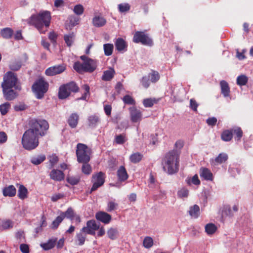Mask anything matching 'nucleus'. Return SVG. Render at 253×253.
Wrapping results in <instances>:
<instances>
[{"label": "nucleus", "mask_w": 253, "mask_h": 253, "mask_svg": "<svg viewBox=\"0 0 253 253\" xmlns=\"http://www.w3.org/2000/svg\"><path fill=\"white\" fill-rule=\"evenodd\" d=\"M200 175L207 180H212L213 175L211 170L206 168H202L200 169Z\"/></svg>", "instance_id": "b1692460"}, {"label": "nucleus", "mask_w": 253, "mask_h": 253, "mask_svg": "<svg viewBox=\"0 0 253 253\" xmlns=\"http://www.w3.org/2000/svg\"><path fill=\"white\" fill-rule=\"evenodd\" d=\"M157 102V101L155 98H146L144 99L143 101V105L145 107H152Z\"/></svg>", "instance_id": "8fccbe9b"}, {"label": "nucleus", "mask_w": 253, "mask_h": 253, "mask_svg": "<svg viewBox=\"0 0 253 253\" xmlns=\"http://www.w3.org/2000/svg\"><path fill=\"white\" fill-rule=\"evenodd\" d=\"M79 91V87L73 81L64 84L59 87L58 96L61 99H64L69 97L71 93H77Z\"/></svg>", "instance_id": "0eeeda50"}, {"label": "nucleus", "mask_w": 253, "mask_h": 253, "mask_svg": "<svg viewBox=\"0 0 253 253\" xmlns=\"http://www.w3.org/2000/svg\"><path fill=\"white\" fill-rule=\"evenodd\" d=\"M118 204L115 203L114 201H109L107 204V208L106 211L108 212H111L117 209Z\"/></svg>", "instance_id": "5fc2aeb1"}, {"label": "nucleus", "mask_w": 253, "mask_h": 253, "mask_svg": "<svg viewBox=\"0 0 253 253\" xmlns=\"http://www.w3.org/2000/svg\"><path fill=\"white\" fill-rule=\"evenodd\" d=\"M51 19L50 12L43 10L38 14H32L26 22L29 25L34 26L40 34H45L50 26Z\"/></svg>", "instance_id": "f257e3e1"}, {"label": "nucleus", "mask_w": 253, "mask_h": 253, "mask_svg": "<svg viewBox=\"0 0 253 253\" xmlns=\"http://www.w3.org/2000/svg\"><path fill=\"white\" fill-rule=\"evenodd\" d=\"M67 181L70 184L74 185L77 184L79 182L80 179L74 176H69L67 178Z\"/></svg>", "instance_id": "052dcab7"}, {"label": "nucleus", "mask_w": 253, "mask_h": 253, "mask_svg": "<svg viewBox=\"0 0 253 253\" xmlns=\"http://www.w3.org/2000/svg\"><path fill=\"white\" fill-rule=\"evenodd\" d=\"M115 74V72L114 69L110 68L109 70L103 72L101 79L104 81H110L113 78Z\"/></svg>", "instance_id": "2f4dec72"}, {"label": "nucleus", "mask_w": 253, "mask_h": 253, "mask_svg": "<svg viewBox=\"0 0 253 253\" xmlns=\"http://www.w3.org/2000/svg\"><path fill=\"white\" fill-rule=\"evenodd\" d=\"M28 190L23 185H20L18 190V197L21 200H24L27 197Z\"/></svg>", "instance_id": "72a5a7b5"}, {"label": "nucleus", "mask_w": 253, "mask_h": 253, "mask_svg": "<svg viewBox=\"0 0 253 253\" xmlns=\"http://www.w3.org/2000/svg\"><path fill=\"white\" fill-rule=\"evenodd\" d=\"M115 44L116 49L119 51L126 50L127 44L125 41L122 38L117 39Z\"/></svg>", "instance_id": "7c9ffc66"}, {"label": "nucleus", "mask_w": 253, "mask_h": 253, "mask_svg": "<svg viewBox=\"0 0 253 253\" xmlns=\"http://www.w3.org/2000/svg\"><path fill=\"white\" fill-rule=\"evenodd\" d=\"M61 214L62 216L64 217V219L65 217L70 219L72 220L74 219L75 216V212L72 208H69L65 212H61Z\"/></svg>", "instance_id": "4c0bfd02"}, {"label": "nucleus", "mask_w": 253, "mask_h": 253, "mask_svg": "<svg viewBox=\"0 0 253 253\" xmlns=\"http://www.w3.org/2000/svg\"><path fill=\"white\" fill-rule=\"evenodd\" d=\"M66 70V66L61 64L50 67L46 69L45 74L48 76H53L63 73Z\"/></svg>", "instance_id": "ddd939ff"}, {"label": "nucleus", "mask_w": 253, "mask_h": 253, "mask_svg": "<svg viewBox=\"0 0 253 253\" xmlns=\"http://www.w3.org/2000/svg\"><path fill=\"white\" fill-rule=\"evenodd\" d=\"M189 191L185 188H182L177 192L178 197L180 198L187 197L188 196Z\"/></svg>", "instance_id": "bf43d9fd"}, {"label": "nucleus", "mask_w": 253, "mask_h": 253, "mask_svg": "<svg viewBox=\"0 0 253 253\" xmlns=\"http://www.w3.org/2000/svg\"><path fill=\"white\" fill-rule=\"evenodd\" d=\"M16 189L13 185H9L4 187L2 190V193L5 197H13L15 195Z\"/></svg>", "instance_id": "cd10ccee"}, {"label": "nucleus", "mask_w": 253, "mask_h": 253, "mask_svg": "<svg viewBox=\"0 0 253 253\" xmlns=\"http://www.w3.org/2000/svg\"><path fill=\"white\" fill-rule=\"evenodd\" d=\"M45 160V156L44 155H41L33 157L31 159V162L35 165H38L43 162Z\"/></svg>", "instance_id": "e433bc0d"}, {"label": "nucleus", "mask_w": 253, "mask_h": 253, "mask_svg": "<svg viewBox=\"0 0 253 253\" xmlns=\"http://www.w3.org/2000/svg\"><path fill=\"white\" fill-rule=\"evenodd\" d=\"M76 153L77 161L79 163H84L90 161L91 150L86 145L78 143L77 145Z\"/></svg>", "instance_id": "6e6552de"}, {"label": "nucleus", "mask_w": 253, "mask_h": 253, "mask_svg": "<svg viewBox=\"0 0 253 253\" xmlns=\"http://www.w3.org/2000/svg\"><path fill=\"white\" fill-rule=\"evenodd\" d=\"M99 228V225L97 224L94 220H88L86 222V226L82 228V231H85L87 234L94 235L95 231Z\"/></svg>", "instance_id": "2eb2a0df"}, {"label": "nucleus", "mask_w": 253, "mask_h": 253, "mask_svg": "<svg viewBox=\"0 0 253 253\" xmlns=\"http://www.w3.org/2000/svg\"><path fill=\"white\" fill-rule=\"evenodd\" d=\"M221 138L224 141H229L233 138V131L231 129L224 130L221 135Z\"/></svg>", "instance_id": "c9c22d12"}, {"label": "nucleus", "mask_w": 253, "mask_h": 253, "mask_svg": "<svg viewBox=\"0 0 253 253\" xmlns=\"http://www.w3.org/2000/svg\"><path fill=\"white\" fill-rule=\"evenodd\" d=\"M59 159L55 154H53L49 157V169L52 168L58 162Z\"/></svg>", "instance_id": "09e8293b"}, {"label": "nucleus", "mask_w": 253, "mask_h": 253, "mask_svg": "<svg viewBox=\"0 0 253 253\" xmlns=\"http://www.w3.org/2000/svg\"><path fill=\"white\" fill-rule=\"evenodd\" d=\"M217 120L215 117H210L207 119L206 123L207 124L210 126H214L216 123H217Z\"/></svg>", "instance_id": "69168bd1"}, {"label": "nucleus", "mask_w": 253, "mask_h": 253, "mask_svg": "<svg viewBox=\"0 0 253 253\" xmlns=\"http://www.w3.org/2000/svg\"><path fill=\"white\" fill-rule=\"evenodd\" d=\"M154 242L153 239L149 236L146 237L143 242V245L146 249L151 248Z\"/></svg>", "instance_id": "de8ad7c7"}, {"label": "nucleus", "mask_w": 253, "mask_h": 253, "mask_svg": "<svg viewBox=\"0 0 253 253\" xmlns=\"http://www.w3.org/2000/svg\"><path fill=\"white\" fill-rule=\"evenodd\" d=\"M220 85L221 93L224 97H228L230 95V91L228 83L224 80H222L220 82Z\"/></svg>", "instance_id": "a878e982"}, {"label": "nucleus", "mask_w": 253, "mask_h": 253, "mask_svg": "<svg viewBox=\"0 0 253 253\" xmlns=\"http://www.w3.org/2000/svg\"><path fill=\"white\" fill-rule=\"evenodd\" d=\"M133 42L137 43H141L143 45L149 46H151L153 44L152 40L144 32L142 31H137L134 33Z\"/></svg>", "instance_id": "9d476101"}, {"label": "nucleus", "mask_w": 253, "mask_h": 253, "mask_svg": "<svg viewBox=\"0 0 253 253\" xmlns=\"http://www.w3.org/2000/svg\"><path fill=\"white\" fill-rule=\"evenodd\" d=\"M108 237L112 240H116L119 236V232L116 228H110L107 232Z\"/></svg>", "instance_id": "58836bf2"}, {"label": "nucleus", "mask_w": 253, "mask_h": 253, "mask_svg": "<svg viewBox=\"0 0 253 253\" xmlns=\"http://www.w3.org/2000/svg\"><path fill=\"white\" fill-rule=\"evenodd\" d=\"M86 234L85 231H82V228L80 230L79 233H77L76 235V242L79 246L83 245L85 241L86 238Z\"/></svg>", "instance_id": "5701e85b"}, {"label": "nucleus", "mask_w": 253, "mask_h": 253, "mask_svg": "<svg viewBox=\"0 0 253 253\" xmlns=\"http://www.w3.org/2000/svg\"><path fill=\"white\" fill-rule=\"evenodd\" d=\"M10 107V104L8 102L0 105V112L2 115H5Z\"/></svg>", "instance_id": "13d9d810"}, {"label": "nucleus", "mask_w": 253, "mask_h": 253, "mask_svg": "<svg viewBox=\"0 0 253 253\" xmlns=\"http://www.w3.org/2000/svg\"><path fill=\"white\" fill-rule=\"evenodd\" d=\"M79 119V116L77 113H72L68 120L69 125L72 128L77 126Z\"/></svg>", "instance_id": "c756f323"}, {"label": "nucleus", "mask_w": 253, "mask_h": 253, "mask_svg": "<svg viewBox=\"0 0 253 253\" xmlns=\"http://www.w3.org/2000/svg\"><path fill=\"white\" fill-rule=\"evenodd\" d=\"M14 34L13 30L8 27L1 29L0 34L1 37L4 39H10Z\"/></svg>", "instance_id": "c85d7f7f"}, {"label": "nucleus", "mask_w": 253, "mask_h": 253, "mask_svg": "<svg viewBox=\"0 0 253 253\" xmlns=\"http://www.w3.org/2000/svg\"><path fill=\"white\" fill-rule=\"evenodd\" d=\"M19 248L22 253H29V247L27 244H22Z\"/></svg>", "instance_id": "774afa93"}, {"label": "nucleus", "mask_w": 253, "mask_h": 253, "mask_svg": "<svg viewBox=\"0 0 253 253\" xmlns=\"http://www.w3.org/2000/svg\"><path fill=\"white\" fill-rule=\"evenodd\" d=\"M130 120L132 123H137L141 121L142 118V112L135 107H130L129 108Z\"/></svg>", "instance_id": "dca6fc26"}, {"label": "nucleus", "mask_w": 253, "mask_h": 253, "mask_svg": "<svg viewBox=\"0 0 253 253\" xmlns=\"http://www.w3.org/2000/svg\"><path fill=\"white\" fill-rule=\"evenodd\" d=\"M238 211V205H235L232 209L229 205H225L223 207L221 217L222 219H225L227 217H232L234 216V213L237 212Z\"/></svg>", "instance_id": "4468645a"}, {"label": "nucleus", "mask_w": 253, "mask_h": 253, "mask_svg": "<svg viewBox=\"0 0 253 253\" xmlns=\"http://www.w3.org/2000/svg\"><path fill=\"white\" fill-rule=\"evenodd\" d=\"M143 155L139 152H136L132 154L129 157L130 161L133 163L136 164L140 162L143 159Z\"/></svg>", "instance_id": "473e14b6"}, {"label": "nucleus", "mask_w": 253, "mask_h": 253, "mask_svg": "<svg viewBox=\"0 0 253 253\" xmlns=\"http://www.w3.org/2000/svg\"><path fill=\"white\" fill-rule=\"evenodd\" d=\"M148 77L150 79L151 82L153 83L158 82L160 78L158 72L154 70H152V72L149 74Z\"/></svg>", "instance_id": "37998d69"}, {"label": "nucleus", "mask_w": 253, "mask_h": 253, "mask_svg": "<svg viewBox=\"0 0 253 253\" xmlns=\"http://www.w3.org/2000/svg\"><path fill=\"white\" fill-rule=\"evenodd\" d=\"M83 61L82 63L79 61L74 64L73 68L79 73L84 72L92 73L97 68V62L95 60L88 57L85 55L80 56Z\"/></svg>", "instance_id": "7ed1b4c3"}, {"label": "nucleus", "mask_w": 253, "mask_h": 253, "mask_svg": "<svg viewBox=\"0 0 253 253\" xmlns=\"http://www.w3.org/2000/svg\"><path fill=\"white\" fill-rule=\"evenodd\" d=\"M64 219V217L62 216L60 213L59 216H58L56 219L52 223V228L53 229H57L59 224L62 222Z\"/></svg>", "instance_id": "603ef678"}, {"label": "nucleus", "mask_w": 253, "mask_h": 253, "mask_svg": "<svg viewBox=\"0 0 253 253\" xmlns=\"http://www.w3.org/2000/svg\"><path fill=\"white\" fill-rule=\"evenodd\" d=\"M248 82V77L245 75H241L237 78V84L240 86L246 84Z\"/></svg>", "instance_id": "a18cd8bd"}, {"label": "nucleus", "mask_w": 253, "mask_h": 253, "mask_svg": "<svg viewBox=\"0 0 253 253\" xmlns=\"http://www.w3.org/2000/svg\"><path fill=\"white\" fill-rule=\"evenodd\" d=\"M123 101L126 104L135 105V100L129 95H126L123 98Z\"/></svg>", "instance_id": "864d4df0"}, {"label": "nucleus", "mask_w": 253, "mask_h": 253, "mask_svg": "<svg viewBox=\"0 0 253 253\" xmlns=\"http://www.w3.org/2000/svg\"><path fill=\"white\" fill-rule=\"evenodd\" d=\"M12 88H2L3 96L5 99L8 101L14 99L17 96V93L12 89Z\"/></svg>", "instance_id": "a211bd4d"}, {"label": "nucleus", "mask_w": 253, "mask_h": 253, "mask_svg": "<svg viewBox=\"0 0 253 253\" xmlns=\"http://www.w3.org/2000/svg\"><path fill=\"white\" fill-rule=\"evenodd\" d=\"M186 181L188 185L193 183L195 185H198L200 184V180L199 179L197 174H195L191 179L187 178Z\"/></svg>", "instance_id": "3c124183"}, {"label": "nucleus", "mask_w": 253, "mask_h": 253, "mask_svg": "<svg viewBox=\"0 0 253 253\" xmlns=\"http://www.w3.org/2000/svg\"><path fill=\"white\" fill-rule=\"evenodd\" d=\"M49 127V124L45 120L36 119L31 121L29 128L40 137L47 134Z\"/></svg>", "instance_id": "39448f33"}, {"label": "nucleus", "mask_w": 253, "mask_h": 253, "mask_svg": "<svg viewBox=\"0 0 253 253\" xmlns=\"http://www.w3.org/2000/svg\"><path fill=\"white\" fill-rule=\"evenodd\" d=\"M179 153L176 150H172L166 154L163 159V169L169 174L178 172L179 166Z\"/></svg>", "instance_id": "f03ea898"}, {"label": "nucleus", "mask_w": 253, "mask_h": 253, "mask_svg": "<svg viewBox=\"0 0 253 253\" xmlns=\"http://www.w3.org/2000/svg\"><path fill=\"white\" fill-rule=\"evenodd\" d=\"M75 35L74 33H70L68 35H65L64 40L67 46L70 47L73 44Z\"/></svg>", "instance_id": "ea45409f"}, {"label": "nucleus", "mask_w": 253, "mask_h": 253, "mask_svg": "<svg viewBox=\"0 0 253 253\" xmlns=\"http://www.w3.org/2000/svg\"><path fill=\"white\" fill-rule=\"evenodd\" d=\"M117 175L118 180L120 182H124L128 178L126 170L125 167L123 166L119 167L117 172Z\"/></svg>", "instance_id": "4be33fe9"}, {"label": "nucleus", "mask_w": 253, "mask_h": 253, "mask_svg": "<svg viewBox=\"0 0 253 253\" xmlns=\"http://www.w3.org/2000/svg\"><path fill=\"white\" fill-rule=\"evenodd\" d=\"M189 213L192 217L197 218L200 215L199 207L197 205L191 207L189 211Z\"/></svg>", "instance_id": "f704fd0d"}, {"label": "nucleus", "mask_w": 253, "mask_h": 253, "mask_svg": "<svg viewBox=\"0 0 253 253\" xmlns=\"http://www.w3.org/2000/svg\"><path fill=\"white\" fill-rule=\"evenodd\" d=\"M130 6L127 3H121L118 5V9L121 12H125L130 10Z\"/></svg>", "instance_id": "6e6d98bb"}, {"label": "nucleus", "mask_w": 253, "mask_h": 253, "mask_svg": "<svg viewBox=\"0 0 253 253\" xmlns=\"http://www.w3.org/2000/svg\"><path fill=\"white\" fill-rule=\"evenodd\" d=\"M88 163L89 162H85L82 163V171L86 175L90 174L92 171L91 167Z\"/></svg>", "instance_id": "49530a36"}, {"label": "nucleus", "mask_w": 253, "mask_h": 253, "mask_svg": "<svg viewBox=\"0 0 253 253\" xmlns=\"http://www.w3.org/2000/svg\"><path fill=\"white\" fill-rule=\"evenodd\" d=\"M233 131V134L235 135V139L238 141L240 140L243 136V131L241 127H236L231 129Z\"/></svg>", "instance_id": "79ce46f5"}, {"label": "nucleus", "mask_w": 253, "mask_h": 253, "mask_svg": "<svg viewBox=\"0 0 253 253\" xmlns=\"http://www.w3.org/2000/svg\"><path fill=\"white\" fill-rule=\"evenodd\" d=\"M104 54L106 56L112 55L114 49L113 44L112 43H105L103 45Z\"/></svg>", "instance_id": "c03bdc74"}, {"label": "nucleus", "mask_w": 253, "mask_h": 253, "mask_svg": "<svg viewBox=\"0 0 253 253\" xmlns=\"http://www.w3.org/2000/svg\"><path fill=\"white\" fill-rule=\"evenodd\" d=\"M57 242V238H52L48 240L47 242L41 244V247L45 251L53 249Z\"/></svg>", "instance_id": "bb28decb"}, {"label": "nucleus", "mask_w": 253, "mask_h": 253, "mask_svg": "<svg viewBox=\"0 0 253 253\" xmlns=\"http://www.w3.org/2000/svg\"><path fill=\"white\" fill-rule=\"evenodd\" d=\"M93 185L91 188L90 192L95 191L99 187L101 186L105 182V174L100 171L92 175Z\"/></svg>", "instance_id": "9b49d317"}, {"label": "nucleus", "mask_w": 253, "mask_h": 253, "mask_svg": "<svg viewBox=\"0 0 253 253\" xmlns=\"http://www.w3.org/2000/svg\"><path fill=\"white\" fill-rule=\"evenodd\" d=\"M28 56L26 53H24L22 56V58L20 60H14L11 61L9 64V68L13 71H19L22 65L27 62Z\"/></svg>", "instance_id": "f8f14e48"}, {"label": "nucleus", "mask_w": 253, "mask_h": 253, "mask_svg": "<svg viewBox=\"0 0 253 253\" xmlns=\"http://www.w3.org/2000/svg\"><path fill=\"white\" fill-rule=\"evenodd\" d=\"M1 227L3 229H8L13 227V223L10 220H7L2 222Z\"/></svg>", "instance_id": "e2e57ef3"}, {"label": "nucleus", "mask_w": 253, "mask_h": 253, "mask_svg": "<svg viewBox=\"0 0 253 253\" xmlns=\"http://www.w3.org/2000/svg\"><path fill=\"white\" fill-rule=\"evenodd\" d=\"M73 11L76 14L81 15L84 13V8L82 4H77L74 6Z\"/></svg>", "instance_id": "4d7b16f0"}, {"label": "nucleus", "mask_w": 253, "mask_h": 253, "mask_svg": "<svg viewBox=\"0 0 253 253\" xmlns=\"http://www.w3.org/2000/svg\"><path fill=\"white\" fill-rule=\"evenodd\" d=\"M205 231L208 235L213 234L217 230L216 226L213 223H208L205 226Z\"/></svg>", "instance_id": "a19ab883"}, {"label": "nucleus", "mask_w": 253, "mask_h": 253, "mask_svg": "<svg viewBox=\"0 0 253 253\" xmlns=\"http://www.w3.org/2000/svg\"><path fill=\"white\" fill-rule=\"evenodd\" d=\"M16 75L12 71L7 72L3 77V81L1 84L2 88H13L16 90H21V86L18 84Z\"/></svg>", "instance_id": "1a4fd4ad"}, {"label": "nucleus", "mask_w": 253, "mask_h": 253, "mask_svg": "<svg viewBox=\"0 0 253 253\" xmlns=\"http://www.w3.org/2000/svg\"><path fill=\"white\" fill-rule=\"evenodd\" d=\"M49 84L42 77L37 80L32 86V89L36 98L42 99L48 89Z\"/></svg>", "instance_id": "423d86ee"}, {"label": "nucleus", "mask_w": 253, "mask_h": 253, "mask_svg": "<svg viewBox=\"0 0 253 253\" xmlns=\"http://www.w3.org/2000/svg\"><path fill=\"white\" fill-rule=\"evenodd\" d=\"M92 24L96 27H100L104 26L106 23V20L102 16L95 15L92 19Z\"/></svg>", "instance_id": "393cba45"}, {"label": "nucleus", "mask_w": 253, "mask_h": 253, "mask_svg": "<svg viewBox=\"0 0 253 253\" xmlns=\"http://www.w3.org/2000/svg\"><path fill=\"white\" fill-rule=\"evenodd\" d=\"M115 141L116 143L119 144H124L126 141V137L125 135L123 134H120L118 135H117L115 137Z\"/></svg>", "instance_id": "680f3d73"}, {"label": "nucleus", "mask_w": 253, "mask_h": 253, "mask_svg": "<svg viewBox=\"0 0 253 253\" xmlns=\"http://www.w3.org/2000/svg\"><path fill=\"white\" fill-rule=\"evenodd\" d=\"M87 120L88 126L91 128L95 127L101 122L99 116L97 114L90 115Z\"/></svg>", "instance_id": "6ab92c4d"}, {"label": "nucleus", "mask_w": 253, "mask_h": 253, "mask_svg": "<svg viewBox=\"0 0 253 253\" xmlns=\"http://www.w3.org/2000/svg\"><path fill=\"white\" fill-rule=\"evenodd\" d=\"M95 217L98 220L105 224L109 223L112 218L111 215L104 211H100L96 213Z\"/></svg>", "instance_id": "aec40b11"}, {"label": "nucleus", "mask_w": 253, "mask_h": 253, "mask_svg": "<svg viewBox=\"0 0 253 253\" xmlns=\"http://www.w3.org/2000/svg\"><path fill=\"white\" fill-rule=\"evenodd\" d=\"M40 137L30 128L26 130L23 134L21 144L26 150L31 151L36 149L39 144Z\"/></svg>", "instance_id": "20e7f679"}, {"label": "nucleus", "mask_w": 253, "mask_h": 253, "mask_svg": "<svg viewBox=\"0 0 253 253\" xmlns=\"http://www.w3.org/2000/svg\"><path fill=\"white\" fill-rule=\"evenodd\" d=\"M48 39L51 42L54 44L56 42L57 35L54 32H50L48 34Z\"/></svg>", "instance_id": "0e129e2a"}, {"label": "nucleus", "mask_w": 253, "mask_h": 253, "mask_svg": "<svg viewBox=\"0 0 253 253\" xmlns=\"http://www.w3.org/2000/svg\"><path fill=\"white\" fill-rule=\"evenodd\" d=\"M49 176L51 179L57 181H61L64 178L63 172L58 169H52L49 174Z\"/></svg>", "instance_id": "412c9836"}, {"label": "nucleus", "mask_w": 253, "mask_h": 253, "mask_svg": "<svg viewBox=\"0 0 253 253\" xmlns=\"http://www.w3.org/2000/svg\"><path fill=\"white\" fill-rule=\"evenodd\" d=\"M141 83L142 86L145 88H147L150 85V82L149 79L146 77H143L141 80Z\"/></svg>", "instance_id": "338daca9"}, {"label": "nucleus", "mask_w": 253, "mask_h": 253, "mask_svg": "<svg viewBox=\"0 0 253 253\" xmlns=\"http://www.w3.org/2000/svg\"><path fill=\"white\" fill-rule=\"evenodd\" d=\"M228 159L227 154L224 153H220L214 159L210 160V162L212 166H217L226 162Z\"/></svg>", "instance_id": "f3484780"}]
</instances>
